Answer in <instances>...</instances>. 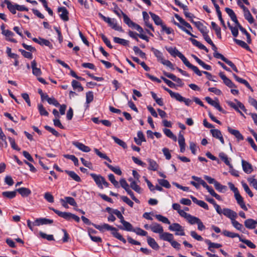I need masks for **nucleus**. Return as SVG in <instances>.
<instances>
[{"instance_id":"obj_1","label":"nucleus","mask_w":257,"mask_h":257,"mask_svg":"<svg viewBox=\"0 0 257 257\" xmlns=\"http://www.w3.org/2000/svg\"><path fill=\"white\" fill-rule=\"evenodd\" d=\"M166 50L173 57H175L178 56L183 61V63L189 68L192 69L197 75L199 76H201V72L197 67L191 64L187 58L180 51H179L176 48L170 47L166 48Z\"/></svg>"},{"instance_id":"obj_2","label":"nucleus","mask_w":257,"mask_h":257,"mask_svg":"<svg viewBox=\"0 0 257 257\" xmlns=\"http://www.w3.org/2000/svg\"><path fill=\"white\" fill-rule=\"evenodd\" d=\"M98 16L105 22L107 23L109 26L112 29L118 32H123V30L122 29L121 26L117 24L115 19H111L109 17H106L101 13H99Z\"/></svg>"},{"instance_id":"obj_3","label":"nucleus","mask_w":257,"mask_h":257,"mask_svg":"<svg viewBox=\"0 0 257 257\" xmlns=\"http://www.w3.org/2000/svg\"><path fill=\"white\" fill-rule=\"evenodd\" d=\"M49 208L53 210L59 216L62 217L68 221H70L71 219H73L77 222L80 221V218L74 214L67 212H61L52 207H50Z\"/></svg>"},{"instance_id":"obj_4","label":"nucleus","mask_w":257,"mask_h":257,"mask_svg":"<svg viewBox=\"0 0 257 257\" xmlns=\"http://www.w3.org/2000/svg\"><path fill=\"white\" fill-rule=\"evenodd\" d=\"M169 228L171 231H176L177 235H185V233L183 227L179 223H174L169 226Z\"/></svg>"},{"instance_id":"obj_5","label":"nucleus","mask_w":257,"mask_h":257,"mask_svg":"<svg viewBox=\"0 0 257 257\" xmlns=\"http://www.w3.org/2000/svg\"><path fill=\"white\" fill-rule=\"evenodd\" d=\"M90 176L93 178L97 186L102 189V183L104 181V178L100 175H96L94 173L90 174Z\"/></svg>"},{"instance_id":"obj_6","label":"nucleus","mask_w":257,"mask_h":257,"mask_svg":"<svg viewBox=\"0 0 257 257\" xmlns=\"http://www.w3.org/2000/svg\"><path fill=\"white\" fill-rule=\"evenodd\" d=\"M175 25H177L182 31H183L184 32H186L187 34H188L189 35L191 36V37H196L195 35H194L193 34H192L191 33L190 30H188L186 29L185 27H183V26H185V27H186V28H187L188 29H189L190 30H192V28L191 26V25L188 23H187V22H185L184 23V24L182 26H181L180 24H179L178 23H175Z\"/></svg>"},{"instance_id":"obj_7","label":"nucleus","mask_w":257,"mask_h":257,"mask_svg":"<svg viewBox=\"0 0 257 257\" xmlns=\"http://www.w3.org/2000/svg\"><path fill=\"white\" fill-rule=\"evenodd\" d=\"M53 222V220L45 218H40L35 220L33 222V225L39 226L40 225L52 224Z\"/></svg>"},{"instance_id":"obj_8","label":"nucleus","mask_w":257,"mask_h":257,"mask_svg":"<svg viewBox=\"0 0 257 257\" xmlns=\"http://www.w3.org/2000/svg\"><path fill=\"white\" fill-rule=\"evenodd\" d=\"M219 76L220 78L222 79L223 83L228 87L229 88H233V87H236L235 85L231 81V80H230L229 78H228L223 73V72H220L219 74Z\"/></svg>"},{"instance_id":"obj_9","label":"nucleus","mask_w":257,"mask_h":257,"mask_svg":"<svg viewBox=\"0 0 257 257\" xmlns=\"http://www.w3.org/2000/svg\"><path fill=\"white\" fill-rule=\"evenodd\" d=\"M206 101L210 105L214 106L217 109H218L219 111L224 112L223 109L220 106L219 102L217 99V101L212 100L210 97H205Z\"/></svg>"},{"instance_id":"obj_10","label":"nucleus","mask_w":257,"mask_h":257,"mask_svg":"<svg viewBox=\"0 0 257 257\" xmlns=\"http://www.w3.org/2000/svg\"><path fill=\"white\" fill-rule=\"evenodd\" d=\"M223 214L229 218L231 221L237 217V213L229 208L223 209Z\"/></svg>"},{"instance_id":"obj_11","label":"nucleus","mask_w":257,"mask_h":257,"mask_svg":"<svg viewBox=\"0 0 257 257\" xmlns=\"http://www.w3.org/2000/svg\"><path fill=\"white\" fill-rule=\"evenodd\" d=\"M195 26L197 28L198 30L202 33V35L206 33H208V30L207 27L203 25V24L199 21L194 22L193 20H190Z\"/></svg>"},{"instance_id":"obj_12","label":"nucleus","mask_w":257,"mask_h":257,"mask_svg":"<svg viewBox=\"0 0 257 257\" xmlns=\"http://www.w3.org/2000/svg\"><path fill=\"white\" fill-rule=\"evenodd\" d=\"M58 12L59 13H61L60 17L62 20L64 21H68V11L65 7H63L58 8Z\"/></svg>"},{"instance_id":"obj_13","label":"nucleus","mask_w":257,"mask_h":257,"mask_svg":"<svg viewBox=\"0 0 257 257\" xmlns=\"http://www.w3.org/2000/svg\"><path fill=\"white\" fill-rule=\"evenodd\" d=\"M151 230L154 233L161 234L164 231L163 227L159 223L154 222L151 224Z\"/></svg>"},{"instance_id":"obj_14","label":"nucleus","mask_w":257,"mask_h":257,"mask_svg":"<svg viewBox=\"0 0 257 257\" xmlns=\"http://www.w3.org/2000/svg\"><path fill=\"white\" fill-rule=\"evenodd\" d=\"M72 145L77 148L79 150L82 151L83 152H89L90 151V149L88 146H85L81 143L74 141L72 142Z\"/></svg>"},{"instance_id":"obj_15","label":"nucleus","mask_w":257,"mask_h":257,"mask_svg":"<svg viewBox=\"0 0 257 257\" xmlns=\"http://www.w3.org/2000/svg\"><path fill=\"white\" fill-rule=\"evenodd\" d=\"M92 224L95 227V228H96V229H98L99 231H102V232L104 231V230H110L111 231L112 230H114V227H113L106 223H104L103 224H102L101 225H97V224H95L93 223H92Z\"/></svg>"},{"instance_id":"obj_16","label":"nucleus","mask_w":257,"mask_h":257,"mask_svg":"<svg viewBox=\"0 0 257 257\" xmlns=\"http://www.w3.org/2000/svg\"><path fill=\"white\" fill-rule=\"evenodd\" d=\"M210 132L213 137L219 140L222 144H224L222 135L219 130L217 129L211 130Z\"/></svg>"},{"instance_id":"obj_17","label":"nucleus","mask_w":257,"mask_h":257,"mask_svg":"<svg viewBox=\"0 0 257 257\" xmlns=\"http://www.w3.org/2000/svg\"><path fill=\"white\" fill-rule=\"evenodd\" d=\"M234 197L237 201V203L240 205V207L244 210L247 211V208L245 204L243 198L240 195L239 193L235 194Z\"/></svg>"},{"instance_id":"obj_18","label":"nucleus","mask_w":257,"mask_h":257,"mask_svg":"<svg viewBox=\"0 0 257 257\" xmlns=\"http://www.w3.org/2000/svg\"><path fill=\"white\" fill-rule=\"evenodd\" d=\"M120 13L122 14L123 19V22L126 24L129 27L134 28L136 23L133 22L130 18L124 14L121 10H120Z\"/></svg>"},{"instance_id":"obj_19","label":"nucleus","mask_w":257,"mask_h":257,"mask_svg":"<svg viewBox=\"0 0 257 257\" xmlns=\"http://www.w3.org/2000/svg\"><path fill=\"white\" fill-rule=\"evenodd\" d=\"M227 130L229 133L234 136L238 141L243 140V136L240 133V132L238 130L232 129L229 126L227 127Z\"/></svg>"},{"instance_id":"obj_20","label":"nucleus","mask_w":257,"mask_h":257,"mask_svg":"<svg viewBox=\"0 0 257 257\" xmlns=\"http://www.w3.org/2000/svg\"><path fill=\"white\" fill-rule=\"evenodd\" d=\"M37 64L36 60H34L31 62V67L32 69L33 74L36 76H39L41 75L42 72L40 68L37 67Z\"/></svg>"},{"instance_id":"obj_21","label":"nucleus","mask_w":257,"mask_h":257,"mask_svg":"<svg viewBox=\"0 0 257 257\" xmlns=\"http://www.w3.org/2000/svg\"><path fill=\"white\" fill-rule=\"evenodd\" d=\"M257 225V220H255L252 219H247L244 221L245 226L248 229H254Z\"/></svg>"},{"instance_id":"obj_22","label":"nucleus","mask_w":257,"mask_h":257,"mask_svg":"<svg viewBox=\"0 0 257 257\" xmlns=\"http://www.w3.org/2000/svg\"><path fill=\"white\" fill-rule=\"evenodd\" d=\"M147 242L148 244L154 249L155 250H158L160 248L159 245L157 243V242L155 241V240L149 236H148L147 237Z\"/></svg>"},{"instance_id":"obj_23","label":"nucleus","mask_w":257,"mask_h":257,"mask_svg":"<svg viewBox=\"0 0 257 257\" xmlns=\"http://www.w3.org/2000/svg\"><path fill=\"white\" fill-rule=\"evenodd\" d=\"M241 163L243 170L246 173L249 174L253 171L251 164L248 162L242 160Z\"/></svg>"},{"instance_id":"obj_24","label":"nucleus","mask_w":257,"mask_h":257,"mask_svg":"<svg viewBox=\"0 0 257 257\" xmlns=\"http://www.w3.org/2000/svg\"><path fill=\"white\" fill-rule=\"evenodd\" d=\"M147 161L149 164L148 167L149 170L155 171L159 169V166L155 160L151 159H148Z\"/></svg>"},{"instance_id":"obj_25","label":"nucleus","mask_w":257,"mask_h":257,"mask_svg":"<svg viewBox=\"0 0 257 257\" xmlns=\"http://www.w3.org/2000/svg\"><path fill=\"white\" fill-rule=\"evenodd\" d=\"M128 34L130 37L133 39L136 38V37L138 36L140 38L144 40H146L147 42H148L149 40V38L146 35H145L143 34H138L132 31H129L128 32Z\"/></svg>"},{"instance_id":"obj_26","label":"nucleus","mask_w":257,"mask_h":257,"mask_svg":"<svg viewBox=\"0 0 257 257\" xmlns=\"http://www.w3.org/2000/svg\"><path fill=\"white\" fill-rule=\"evenodd\" d=\"M191 198L192 200V201L197 204L198 205L200 206V207L203 208L205 209L208 210V206L206 203H205L204 201L202 200H199L196 198H195L194 196H191Z\"/></svg>"},{"instance_id":"obj_27","label":"nucleus","mask_w":257,"mask_h":257,"mask_svg":"<svg viewBox=\"0 0 257 257\" xmlns=\"http://www.w3.org/2000/svg\"><path fill=\"white\" fill-rule=\"evenodd\" d=\"M205 242L208 245V249L211 252H214V250L212 249L213 248H218L222 246L221 244L212 242L208 239H206Z\"/></svg>"},{"instance_id":"obj_28","label":"nucleus","mask_w":257,"mask_h":257,"mask_svg":"<svg viewBox=\"0 0 257 257\" xmlns=\"http://www.w3.org/2000/svg\"><path fill=\"white\" fill-rule=\"evenodd\" d=\"M121 223L122 224L123 227L121 226H119V228L120 229L125 230L128 231H133V227L130 222L126 221L124 219Z\"/></svg>"},{"instance_id":"obj_29","label":"nucleus","mask_w":257,"mask_h":257,"mask_svg":"<svg viewBox=\"0 0 257 257\" xmlns=\"http://www.w3.org/2000/svg\"><path fill=\"white\" fill-rule=\"evenodd\" d=\"M233 76L234 78V79L238 81V82L243 84L247 88L249 89L251 91H253V89L252 87L250 86L248 82L245 80V79H243L242 78H241L237 76L236 74H233Z\"/></svg>"},{"instance_id":"obj_30","label":"nucleus","mask_w":257,"mask_h":257,"mask_svg":"<svg viewBox=\"0 0 257 257\" xmlns=\"http://www.w3.org/2000/svg\"><path fill=\"white\" fill-rule=\"evenodd\" d=\"M225 11L226 12V13L229 15L230 19L232 21H233L235 24L238 23V21L237 19L236 16L233 11L229 8H226L225 9Z\"/></svg>"},{"instance_id":"obj_31","label":"nucleus","mask_w":257,"mask_h":257,"mask_svg":"<svg viewBox=\"0 0 257 257\" xmlns=\"http://www.w3.org/2000/svg\"><path fill=\"white\" fill-rule=\"evenodd\" d=\"M4 3L7 5L8 9L13 14H16L17 4H12L9 0H5Z\"/></svg>"},{"instance_id":"obj_32","label":"nucleus","mask_w":257,"mask_h":257,"mask_svg":"<svg viewBox=\"0 0 257 257\" xmlns=\"http://www.w3.org/2000/svg\"><path fill=\"white\" fill-rule=\"evenodd\" d=\"M160 238L164 240L171 242L173 239V235L172 234L168 232H164L160 235Z\"/></svg>"},{"instance_id":"obj_33","label":"nucleus","mask_w":257,"mask_h":257,"mask_svg":"<svg viewBox=\"0 0 257 257\" xmlns=\"http://www.w3.org/2000/svg\"><path fill=\"white\" fill-rule=\"evenodd\" d=\"M150 15H151V17L153 20L154 21V23L156 25L158 26H161L162 27V25H163V22L161 18L157 15L152 13H149Z\"/></svg>"},{"instance_id":"obj_34","label":"nucleus","mask_w":257,"mask_h":257,"mask_svg":"<svg viewBox=\"0 0 257 257\" xmlns=\"http://www.w3.org/2000/svg\"><path fill=\"white\" fill-rule=\"evenodd\" d=\"M219 157L224 163L229 166V168H232V165L230 164L227 156L223 152L220 153Z\"/></svg>"},{"instance_id":"obj_35","label":"nucleus","mask_w":257,"mask_h":257,"mask_svg":"<svg viewBox=\"0 0 257 257\" xmlns=\"http://www.w3.org/2000/svg\"><path fill=\"white\" fill-rule=\"evenodd\" d=\"M16 191H18L23 197H27L31 193L29 189L24 187L19 188Z\"/></svg>"},{"instance_id":"obj_36","label":"nucleus","mask_w":257,"mask_h":257,"mask_svg":"<svg viewBox=\"0 0 257 257\" xmlns=\"http://www.w3.org/2000/svg\"><path fill=\"white\" fill-rule=\"evenodd\" d=\"M65 173H67L73 180L77 182L81 181L80 177L75 173L74 171L65 170Z\"/></svg>"},{"instance_id":"obj_37","label":"nucleus","mask_w":257,"mask_h":257,"mask_svg":"<svg viewBox=\"0 0 257 257\" xmlns=\"http://www.w3.org/2000/svg\"><path fill=\"white\" fill-rule=\"evenodd\" d=\"M104 163L110 170H111L116 174L118 175H121L122 174V172L119 167H114L106 162H104Z\"/></svg>"},{"instance_id":"obj_38","label":"nucleus","mask_w":257,"mask_h":257,"mask_svg":"<svg viewBox=\"0 0 257 257\" xmlns=\"http://www.w3.org/2000/svg\"><path fill=\"white\" fill-rule=\"evenodd\" d=\"M212 28L215 31V33L219 39L221 38V29L219 27L217 24L214 22H212L211 23Z\"/></svg>"},{"instance_id":"obj_39","label":"nucleus","mask_w":257,"mask_h":257,"mask_svg":"<svg viewBox=\"0 0 257 257\" xmlns=\"http://www.w3.org/2000/svg\"><path fill=\"white\" fill-rule=\"evenodd\" d=\"M113 41L115 43L122 45L124 46H127L129 43L128 41L123 39L119 38L118 37H113Z\"/></svg>"},{"instance_id":"obj_40","label":"nucleus","mask_w":257,"mask_h":257,"mask_svg":"<svg viewBox=\"0 0 257 257\" xmlns=\"http://www.w3.org/2000/svg\"><path fill=\"white\" fill-rule=\"evenodd\" d=\"M215 188L219 192L224 193L226 191L227 188L226 186L221 185L217 181L214 185Z\"/></svg>"},{"instance_id":"obj_41","label":"nucleus","mask_w":257,"mask_h":257,"mask_svg":"<svg viewBox=\"0 0 257 257\" xmlns=\"http://www.w3.org/2000/svg\"><path fill=\"white\" fill-rule=\"evenodd\" d=\"M233 41H234V42L236 44H237L238 45L241 46L242 48H244V49H246L247 50H248V51L250 50L249 47L244 41L240 40H238V39H235V38H234L233 39Z\"/></svg>"},{"instance_id":"obj_42","label":"nucleus","mask_w":257,"mask_h":257,"mask_svg":"<svg viewBox=\"0 0 257 257\" xmlns=\"http://www.w3.org/2000/svg\"><path fill=\"white\" fill-rule=\"evenodd\" d=\"M72 86L74 89H77L79 92L82 91L83 90V87L81 86L80 83L75 80H72Z\"/></svg>"},{"instance_id":"obj_43","label":"nucleus","mask_w":257,"mask_h":257,"mask_svg":"<svg viewBox=\"0 0 257 257\" xmlns=\"http://www.w3.org/2000/svg\"><path fill=\"white\" fill-rule=\"evenodd\" d=\"M130 187L139 194L142 193L141 188L137 184V182L135 181H132L130 184Z\"/></svg>"},{"instance_id":"obj_44","label":"nucleus","mask_w":257,"mask_h":257,"mask_svg":"<svg viewBox=\"0 0 257 257\" xmlns=\"http://www.w3.org/2000/svg\"><path fill=\"white\" fill-rule=\"evenodd\" d=\"M231 221L232 225L234 228L238 230L243 232L242 229L244 230V228L241 223L235 220V219H232Z\"/></svg>"},{"instance_id":"obj_45","label":"nucleus","mask_w":257,"mask_h":257,"mask_svg":"<svg viewBox=\"0 0 257 257\" xmlns=\"http://www.w3.org/2000/svg\"><path fill=\"white\" fill-rule=\"evenodd\" d=\"M222 233L225 236L229 237L230 238H234L236 237H240L238 234L234 233L232 232L229 231L227 230H224L222 231Z\"/></svg>"},{"instance_id":"obj_46","label":"nucleus","mask_w":257,"mask_h":257,"mask_svg":"<svg viewBox=\"0 0 257 257\" xmlns=\"http://www.w3.org/2000/svg\"><path fill=\"white\" fill-rule=\"evenodd\" d=\"M163 132L166 136L173 139L174 141H177V137L173 134L171 131L168 128L163 129Z\"/></svg>"},{"instance_id":"obj_47","label":"nucleus","mask_w":257,"mask_h":257,"mask_svg":"<svg viewBox=\"0 0 257 257\" xmlns=\"http://www.w3.org/2000/svg\"><path fill=\"white\" fill-rule=\"evenodd\" d=\"M151 51L154 53L155 56L157 58L158 60L160 62H161L164 59L162 52H161L159 50L154 48H152Z\"/></svg>"},{"instance_id":"obj_48","label":"nucleus","mask_w":257,"mask_h":257,"mask_svg":"<svg viewBox=\"0 0 257 257\" xmlns=\"http://www.w3.org/2000/svg\"><path fill=\"white\" fill-rule=\"evenodd\" d=\"M112 139L114 140L115 143L121 146L123 149H126L127 148V145L126 143L123 141L120 140L116 137L112 136Z\"/></svg>"},{"instance_id":"obj_49","label":"nucleus","mask_w":257,"mask_h":257,"mask_svg":"<svg viewBox=\"0 0 257 257\" xmlns=\"http://www.w3.org/2000/svg\"><path fill=\"white\" fill-rule=\"evenodd\" d=\"M2 195L5 197H7L9 199H12L16 196V191L3 192L2 193Z\"/></svg>"},{"instance_id":"obj_50","label":"nucleus","mask_w":257,"mask_h":257,"mask_svg":"<svg viewBox=\"0 0 257 257\" xmlns=\"http://www.w3.org/2000/svg\"><path fill=\"white\" fill-rule=\"evenodd\" d=\"M39 44L42 46L45 45L48 46L50 49H52L53 48L52 44L50 43V42L43 38H40Z\"/></svg>"},{"instance_id":"obj_51","label":"nucleus","mask_w":257,"mask_h":257,"mask_svg":"<svg viewBox=\"0 0 257 257\" xmlns=\"http://www.w3.org/2000/svg\"><path fill=\"white\" fill-rule=\"evenodd\" d=\"M155 217L160 221H161L164 223H166V224H170L171 223H170V221L169 220V219L162 215H160V214H157L155 215Z\"/></svg>"},{"instance_id":"obj_52","label":"nucleus","mask_w":257,"mask_h":257,"mask_svg":"<svg viewBox=\"0 0 257 257\" xmlns=\"http://www.w3.org/2000/svg\"><path fill=\"white\" fill-rule=\"evenodd\" d=\"M38 108L40 115L47 116H48V112L46 110L42 104H38Z\"/></svg>"},{"instance_id":"obj_53","label":"nucleus","mask_w":257,"mask_h":257,"mask_svg":"<svg viewBox=\"0 0 257 257\" xmlns=\"http://www.w3.org/2000/svg\"><path fill=\"white\" fill-rule=\"evenodd\" d=\"M64 157L65 158H67V159H70V160H72L73 162L74 165L76 166H78V165H79L78 160L74 155H64Z\"/></svg>"},{"instance_id":"obj_54","label":"nucleus","mask_w":257,"mask_h":257,"mask_svg":"<svg viewBox=\"0 0 257 257\" xmlns=\"http://www.w3.org/2000/svg\"><path fill=\"white\" fill-rule=\"evenodd\" d=\"M186 220L190 224L192 225L197 224V222L200 220V219L198 217L193 216L190 214V215Z\"/></svg>"},{"instance_id":"obj_55","label":"nucleus","mask_w":257,"mask_h":257,"mask_svg":"<svg viewBox=\"0 0 257 257\" xmlns=\"http://www.w3.org/2000/svg\"><path fill=\"white\" fill-rule=\"evenodd\" d=\"M108 179L116 188L119 187L118 182L115 179L114 176L112 174L108 175Z\"/></svg>"},{"instance_id":"obj_56","label":"nucleus","mask_w":257,"mask_h":257,"mask_svg":"<svg viewBox=\"0 0 257 257\" xmlns=\"http://www.w3.org/2000/svg\"><path fill=\"white\" fill-rule=\"evenodd\" d=\"M95 153L101 158H103L104 159L106 160L109 162L111 163V160L105 154L101 152H100L98 149H94Z\"/></svg>"},{"instance_id":"obj_57","label":"nucleus","mask_w":257,"mask_h":257,"mask_svg":"<svg viewBox=\"0 0 257 257\" xmlns=\"http://www.w3.org/2000/svg\"><path fill=\"white\" fill-rule=\"evenodd\" d=\"M94 96L92 91H88L86 93V102L87 104L92 102L93 100Z\"/></svg>"},{"instance_id":"obj_58","label":"nucleus","mask_w":257,"mask_h":257,"mask_svg":"<svg viewBox=\"0 0 257 257\" xmlns=\"http://www.w3.org/2000/svg\"><path fill=\"white\" fill-rule=\"evenodd\" d=\"M158 182L160 185L166 188H170L171 187V185L167 180L158 179Z\"/></svg>"},{"instance_id":"obj_59","label":"nucleus","mask_w":257,"mask_h":257,"mask_svg":"<svg viewBox=\"0 0 257 257\" xmlns=\"http://www.w3.org/2000/svg\"><path fill=\"white\" fill-rule=\"evenodd\" d=\"M241 184H242V186L245 192L249 195V197H252L253 196V194L252 192L251 191V190H250V189L249 188L247 184H246L244 182H242Z\"/></svg>"},{"instance_id":"obj_60","label":"nucleus","mask_w":257,"mask_h":257,"mask_svg":"<svg viewBox=\"0 0 257 257\" xmlns=\"http://www.w3.org/2000/svg\"><path fill=\"white\" fill-rule=\"evenodd\" d=\"M239 240L246 244L249 247L251 248H255V245L249 240L242 239V238L239 237Z\"/></svg>"},{"instance_id":"obj_61","label":"nucleus","mask_w":257,"mask_h":257,"mask_svg":"<svg viewBox=\"0 0 257 257\" xmlns=\"http://www.w3.org/2000/svg\"><path fill=\"white\" fill-rule=\"evenodd\" d=\"M228 26L229 28L231 30L232 35L234 37H237L238 34V28L237 27V26H236V27H233L230 25L229 22L228 23Z\"/></svg>"},{"instance_id":"obj_62","label":"nucleus","mask_w":257,"mask_h":257,"mask_svg":"<svg viewBox=\"0 0 257 257\" xmlns=\"http://www.w3.org/2000/svg\"><path fill=\"white\" fill-rule=\"evenodd\" d=\"M189 40L192 42V43L195 46L198 47L199 49L202 50L204 47L205 46L203 44H202L200 42L198 41L197 40L190 38Z\"/></svg>"},{"instance_id":"obj_63","label":"nucleus","mask_w":257,"mask_h":257,"mask_svg":"<svg viewBox=\"0 0 257 257\" xmlns=\"http://www.w3.org/2000/svg\"><path fill=\"white\" fill-rule=\"evenodd\" d=\"M244 17L245 19L250 24H252L254 20L252 15H251L249 11L247 12L244 14Z\"/></svg>"},{"instance_id":"obj_64","label":"nucleus","mask_w":257,"mask_h":257,"mask_svg":"<svg viewBox=\"0 0 257 257\" xmlns=\"http://www.w3.org/2000/svg\"><path fill=\"white\" fill-rule=\"evenodd\" d=\"M247 181L250 185L257 190V180L255 178L253 177L248 178Z\"/></svg>"}]
</instances>
